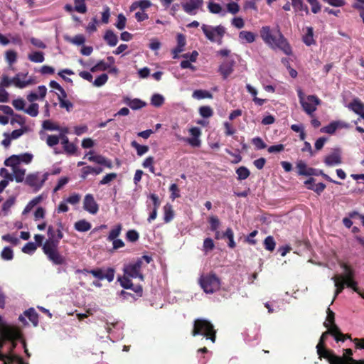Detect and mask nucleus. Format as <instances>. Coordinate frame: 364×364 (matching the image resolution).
Returning a JSON list of instances; mask_svg holds the SVG:
<instances>
[{"mask_svg":"<svg viewBox=\"0 0 364 364\" xmlns=\"http://www.w3.org/2000/svg\"><path fill=\"white\" fill-rule=\"evenodd\" d=\"M327 336L328 333H323L316 346L317 353L320 358L326 359L331 364H364V361L358 362L351 358L353 354L351 349L345 350L343 356L339 357L324 348L323 343ZM353 342L356 348L364 349V339L355 338Z\"/></svg>","mask_w":364,"mask_h":364,"instance_id":"1","label":"nucleus"},{"mask_svg":"<svg viewBox=\"0 0 364 364\" xmlns=\"http://www.w3.org/2000/svg\"><path fill=\"white\" fill-rule=\"evenodd\" d=\"M48 239L43 245L42 249L48 259L55 265H62L65 263V257L59 250L60 240L63 237L61 228L55 230L53 226H49L47 231Z\"/></svg>","mask_w":364,"mask_h":364,"instance_id":"2","label":"nucleus"},{"mask_svg":"<svg viewBox=\"0 0 364 364\" xmlns=\"http://www.w3.org/2000/svg\"><path fill=\"white\" fill-rule=\"evenodd\" d=\"M259 34L264 43L271 49H279L287 55L291 54V48L279 27L272 29L269 26H262Z\"/></svg>","mask_w":364,"mask_h":364,"instance_id":"3","label":"nucleus"},{"mask_svg":"<svg viewBox=\"0 0 364 364\" xmlns=\"http://www.w3.org/2000/svg\"><path fill=\"white\" fill-rule=\"evenodd\" d=\"M340 266L343 269V273L341 274H336L331 278L336 287L334 299L343 291L346 285L348 287V282H355L354 270L343 262H341Z\"/></svg>","mask_w":364,"mask_h":364,"instance_id":"4","label":"nucleus"},{"mask_svg":"<svg viewBox=\"0 0 364 364\" xmlns=\"http://www.w3.org/2000/svg\"><path fill=\"white\" fill-rule=\"evenodd\" d=\"M193 336L196 335H203L207 339H210L213 343L215 341V331L213 324L208 320L198 318L194 321L193 329L192 331Z\"/></svg>","mask_w":364,"mask_h":364,"instance_id":"5","label":"nucleus"},{"mask_svg":"<svg viewBox=\"0 0 364 364\" xmlns=\"http://www.w3.org/2000/svg\"><path fill=\"white\" fill-rule=\"evenodd\" d=\"M199 283L206 294H213L220 288V280L214 274L202 275L199 279Z\"/></svg>","mask_w":364,"mask_h":364,"instance_id":"6","label":"nucleus"},{"mask_svg":"<svg viewBox=\"0 0 364 364\" xmlns=\"http://www.w3.org/2000/svg\"><path fill=\"white\" fill-rule=\"evenodd\" d=\"M201 29L205 37L211 42H215L221 44L222 38L225 35V28L221 25L217 26L203 24Z\"/></svg>","mask_w":364,"mask_h":364,"instance_id":"7","label":"nucleus"},{"mask_svg":"<svg viewBox=\"0 0 364 364\" xmlns=\"http://www.w3.org/2000/svg\"><path fill=\"white\" fill-rule=\"evenodd\" d=\"M297 92L299 102L304 110L306 114L311 115L320 104V100L315 95L305 97L301 89H298Z\"/></svg>","mask_w":364,"mask_h":364,"instance_id":"8","label":"nucleus"},{"mask_svg":"<svg viewBox=\"0 0 364 364\" xmlns=\"http://www.w3.org/2000/svg\"><path fill=\"white\" fill-rule=\"evenodd\" d=\"M324 325L328 328L326 333H331L337 341L345 340V336L340 332L334 323V313L329 308L327 310V317Z\"/></svg>","mask_w":364,"mask_h":364,"instance_id":"9","label":"nucleus"},{"mask_svg":"<svg viewBox=\"0 0 364 364\" xmlns=\"http://www.w3.org/2000/svg\"><path fill=\"white\" fill-rule=\"evenodd\" d=\"M0 336L4 340L14 341L20 338L21 333L18 328L6 324L0 316Z\"/></svg>","mask_w":364,"mask_h":364,"instance_id":"10","label":"nucleus"},{"mask_svg":"<svg viewBox=\"0 0 364 364\" xmlns=\"http://www.w3.org/2000/svg\"><path fill=\"white\" fill-rule=\"evenodd\" d=\"M48 176V173H33L27 176L25 182L27 185L34 188L35 191H38L47 180Z\"/></svg>","mask_w":364,"mask_h":364,"instance_id":"11","label":"nucleus"},{"mask_svg":"<svg viewBox=\"0 0 364 364\" xmlns=\"http://www.w3.org/2000/svg\"><path fill=\"white\" fill-rule=\"evenodd\" d=\"M13 85L19 89H23L36 84L34 77L28 76V73H18L13 77Z\"/></svg>","mask_w":364,"mask_h":364,"instance_id":"12","label":"nucleus"},{"mask_svg":"<svg viewBox=\"0 0 364 364\" xmlns=\"http://www.w3.org/2000/svg\"><path fill=\"white\" fill-rule=\"evenodd\" d=\"M203 0H188L181 3V7L187 14L195 16L203 10Z\"/></svg>","mask_w":364,"mask_h":364,"instance_id":"13","label":"nucleus"},{"mask_svg":"<svg viewBox=\"0 0 364 364\" xmlns=\"http://www.w3.org/2000/svg\"><path fill=\"white\" fill-rule=\"evenodd\" d=\"M142 265V261L141 259L137 260L134 263H130L124 267V273L127 277L132 278H139L141 280L144 279V277L141 273V267Z\"/></svg>","mask_w":364,"mask_h":364,"instance_id":"14","label":"nucleus"},{"mask_svg":"<svg viewBox=\"0 0 364 364\" xmlns=\"http://www.w3.org/2000/svg\"><path fill=\"white\" fill-rule=\"evenodd\" d=\"M33 158V155L32 154L23 153L18 155H12L6 159V160L7 162L12 165L17 164L21 166V164H29L32 161Z\"/></svg>","mask_w":364,"mask_h":364,"instance_id":"15","label":"nucleus"},{"mask_svg":"<svg viewBox=\"0 0 364 364\" xmlns=\"http://www.w3.org/2000/svg\"><path fill=\"white\" fill-rule=\"evenodd\" d=\"M324 163L327 166H334L342 163L341 151L337 148L333 150L324 159Z\"/></svg>","mask_w":364,"mask_h":364,"instance_id":"16","label":"nucleus"},{"mask_svg":"<svg viewBox=\"0 0 364 364\" xmlns=\"http://www.w3.org/2000/svg\"><path fill=\"white\" fill-rule=\"evenodd\" d=\"M83 208L92 215H95L98 212L99 205L92 194L88 193L85 196Z\"/></svg>","mask_w":364,"mask_h":364,"instance_id":"17","label":"nucleus"},{"mask_svg":"<svg viewBox=\"0 0 364 364\" xmlns=\"http://www.w3.org/2000/svg\"><path fill=\"white\" fill-rule=\"evenodd\" d=\"M4 165L11 168L14 178L17 183H21L24 180L26 169L23 168L21 165L17 164H15V165H12L10 163L7 162L6 159L4 161Z\"/></svg>","mask_w":364,"mask_h":364,"instance_id":"18","label":"nucleus"},{"mask_svg":"<svg viewBox=\"0 0 364 364\" xmlns=\"http://www.w3.org/2000/svg\"><path fill=\"white\" fill-rule=\"evenodd\" d=\"M207 9L210 14L220 17H224L227 14L225 7L221 4L215 2L214 0L207 2Z\"/></svg>","mask_w":364,"mask_h":364,"instance_id":"19","label":"nucleus"},{"mask_svg":"<svg viewBox=\"0 0 364 364\" xmlns=\"http://www.w3.org/2000/svg\"><path fill=\"white\" fill-rule=\"evenodd\" d=\"M189 133L192 137L184 138L183 140L193 147H199L201 144L200 136L201 135L200 129L198 127H192L189 129Z\"/></svg>","mask_w":364,"mask_h":364,"instance_id":"20","label":"nucleus"},{"mask_svg":"<svg viewBox=\"0 0 364 364\" xmlns=\"http://www.w3.org/2000/svg\"><path fill=\"white\" fill-rule=\"evenodd\" d=\"M349 125L342 121H333L331 122L327 126L322 127L320 129V132L322 133H326L329 134H333L335 133L337 129L338 128H348Z\"/></svg>","mask_w":364,"mask_h":364,"instance_id":"21","label":"nucleus"},{"mask_svg":"<svg viewBox=\"0 0 364 364\" xmlns=\"http://www.w3.org/2000/svg\"><path fill=\"white\" fill-rule=\"evenodd\" d=\"M235 61L233 60H226L219 66L218 71L224 79L229 77L234 70Z\"/></svg>","mask_w":364,"mask_h":364,"instance_id":"22","label":"nucleus"},{"mask_svg":"<svg viewBox=\"0 0 364 364\" xmlns=\"http://www.w3.org/2000/svg\"><path fill=\"white\" fill-rule=\"evenodd\" d=\"M47 93V88L44 85H40L38 87L37 92H31L27 96V100L30 102H33L38 100H43Z\"/></svg>","mask_w":364,"mask_h":364,"instance_id":"23","label":"nucleus"},{"mask_svg":"<svg viewBox=\"0 0 364 364\" xmlns=\"http://www.w3.org/2000/svg\"><path fill=\"white\" fill-rule=\"evenodd\" d=\"M64 152L68 155H73L77 151V146L69 141L67 136H63L62 140H60Z\"/></svg>","mask_w":364,"mask_h":364,"instance_id":"24","label":"nucleus"},{"mask_svg":"<svg viewBox=\"0 0 364 364\" xmlns=\"http://www.w3.org/2000/svg\"><path fill=\"white\" fill-rule=\"evenodd\" d=\"M124 102L134 110L141 109L146 105V103L140 99H131L128 97H124Z\"/></svg>","mask_w":364,"mask_h":364,"instance_id":"25","label":"nucleus"},{"mask_svg":"<svg viewBox=\"0 0 364 364\" xmlns=\"http://www.w3.org/2000/svg\"><path fill=\"white\" fill-rule=\"evenodd\" d=\"M185 46H186L185 36L181 33H178L177 35V46L172 50V53L173 55V58L174 59L178 58V54L183 51Z\"/></svg>","mask_w":364,"mask_h":364,"instance_id":"26","label":"nucleus"},{"mask_svg":"<svg viewBox=\"0 0 364 364\" xmlns=\"http://www.w3.org/2000/svg\"><path fill=\"white\" fill-rule=\"evenodd\" d=\"M238 38L242 44L252 43L255 41L257 35L252 31H242L239 33Z\"/></svg>","mask_w":364,"mask_h":364,"instance_id":"27","label":"nucleus"},{"mask_svg":"<svg viewBox=\"0 0 364 364\" xmlns=\"http://www.w3.org/2000/svg\"><path fill=\"white\" fill-rule=\"evenodd\" d=\"M348 107L364 119V104L359 100H354L348 105Z\"/></svg>","mask_w":364,"mask_h":364,"instance_id":"28","label":"nucleus"},{"mask_svg":"<svg viewBox=\"0 0 364 364\" xmlns=\"http://www.w3.org/2000/svg\"><path fill=\"white\" fill-rule=\"evenodd\" d=\"M314 179L311 178L306 180L304 183L307 186L308 189L315 191L316 193L320 194L326 188V185L323 183L314 184Z\"/></svg>","mask_w":364,"mask_h":364,"instance_id":"29","label":"nucleus"},{"mask_svg":"<svg viewBox=\"0 0 364 364\" xmlns=\"http://www.w3.org/2000/svg\"><path fill=\"white\" fill-rule=\"evenodd\" d=\"M41 139L46 141V144L50 147H54L58 145L60 141V137L59 135L55 134H48L43 135L41 133Z\"/></svg>","mask_w":364,"mask_h":364,"instance_id":"30","label":"nucleus"},{"mask_svg":"<svg viewBox=\"0 0 364 364\" xmlns=\"http://www.w3.org/2000/svg\"><path fill=\"white\" fill-rule=\"evenodd\" d=\"M151 6V3L149 0H141L134 1L132 4L129 7L130 11H134L137 9H139L141 11H145L146 9L149 8Z\"/></svg>","mask_w":364,"mask_h":364,"instance_id":"31","label":"nucleus"},{"mask_svg":"<svg viewBox=\"0 0 364 364\" xmlns=\"http://www.w3.org/2000/svg\"><path fill=\"white\" fill-rule=\"evenodd\" d=\"M89 161L100 165H104L109 168L112 167V163L111 161L100 154L95 155V156H89Z\"/></svg>","mask_w":364,"mask_h":364,"instance_id":"32","label":"nucleus"},{"mask_svg":"<svg viewBox=\"0 0 364 364\" xmlns=\"http://www.w3.org/2000/svg\"><path fill=\"white\" fill-rule=\"evenodd\" d=\"M102 172V168H95L90 166H87L81 169V178L85 179L88 175L95 174L98 175Z\"/></svg>","mask_w":364,"mask_h":364,"instance_id":"33","label":"nucleus"},{"mask_svg":"<svg viewBox=\"0 0 364 364\" xmlns=\"http://www.w3.org/2000/svg\"><path fill=\"white\" fill-rule=\"evenodd\" d=\"M296 168L298 169L299 175L311 176L314 173V170L311 168H308L306 164L302 161L297 163Z\"/></svg>","mask_w":364,"mask_h":364,"instance_id":"34","label":"nucleus"},{"mask_svg":"<svg viewBox=\"0 0 364 364\" xmlns=\"http://www.w3.org/2000/svg\"><path fill=\"white\" fill-rule=\"evenodd\" d=\"M104 40L109 46H115L117 44L118 38L116 34L111 30H108L105 32L104 36Z\"/></svg>","mask_w":364,"mask_h":364,"instance_id":"35","label":"nucleus"},{"mask_svg":"<svg viewBox=\"0 0 364 364\" xmlns=\"http://www.w3.org/2000/svg\"><path fill=\"white\" fill-rule=\"evenodd\" d=\"M303 41L308 46L315 43V41L314 39V30L311 27L306 28V32L303 36Z\"/></svg>","mask_w":364,"mask_h":364,"instance_id":"36","label":"nucleus"},{"mask_svg":"<svg viewBox=\"0 0 364 364\" xmlns=\"http://www.w3.org/2000/svg\"><path fill=\"white\" fill-rule=\"evenodd\" d=\"M192 97L196 100H202L205 98L212 99L213 95L208 90H196L193 91Z\"/></svg>","mask_w":364,"mask_h":364,"instance_id":"37","label":"nucleus"},{"mask_svg":"<svg viewBox=\"0 0 364 364\" xmlns=\"http://www.w3.org/2000/svg\"><path fill=\"white\" fill-rule=\"evenodd\" d=\"M43 198L42 196H38L33 198L26 206L23 211V215H26L38 203L43 200Z\"/></svg>","mask_w":364,"mask_h":364,"instance_id":"38","label":"nucleus"},{"mask_svg":"<svg viewBox=\"0 0 364 364\" xmlns=\"http://www.w3.org/2000/svg\"><path fill=\"white\" fill-rule=\"evenodd\" d=\"M174 213L172 205L171 204H166L164 206V220L165 223H169L173 218Z\"/></svg>","mask_w":364,"mask_h":364,"instance_id":"39","label":"nucleus"},{"mask_svg":"<svg viewBox=\"0 0 364 364\" xmlns=\"http://www.w3.org/2000/svg\"><path fill=\"white\" fill-rule=\"evenodd\" d=\"M65 41L75 46H82L85 42V37L82 34H77L74 37H65Z\"/></svg>","mask_w":364,"mask_h":364,"instance_id":"40","label":"nucleus"},{"mask_svg":"<svg viewBox=\"0 0 364 364\" xmlns=\"http://www.w3.org/2000/svg\"><path fill=\"white\" fill-rule=\"evenodd\" d=\"M28 58L30 61L36 63H43L45 60L44 53L41 51H35L29 53Z\"/></svg>","mask_w":364,"mask_h":364,"instance_id":"41","label":"nucleus"},{"mask_svg":"<svg viewBox=\"0 0 364 364\" xmlns=\"http://www.w3.org/2000/svg\"><path fill=\"white\" fill-rule=\"evenodd\" d=\"M75 228L80 232H86L90 230L91 224L85 220H81L75 223Z\"/></svg>","mask_w":364,"mask_h":364,"instance_id":"42","label":"nucleus"},{"mask_svg":"<svg viewBox=\"0 0 364 364\" xmlns=\"http://www.w3.org/2000/svg\"><path fill=\"white\" fill-rule=\"evenodd\" d=\"M110 68V65L104 60H100L97 63H96L94 66L90 68V71L92 73H96L99 71H105Z\"/></svg>","mask_w":364,"mask_h":364,"instance_id":"43","label":"nucleus"},{"mask_svg":"<svg viewBox=\"0 0 364 364\" xmlns=\"http://www.w3.org/2000/svg\"><path fill=\"white\" fill-rule=\"evenodd\" d=\"M75 11L80 14H85L87 12V6L85 0H74Z\"/></svg>","mask_w":364,"mask_h":364,"instance_id":"44","label":"nucleus"},{"mask_svg":"<svg viewBox=\"0 0 364 364\" xmlns=\"http://www.w3.org/2000/svg\"><path fill=\"white\" fill-rule=\"evenodd\" d=\"M164 100L162 95L154 94L151 98V104L156 107H159L164 103Z\"/></svg>","mask_w":364,"mask_h":364,"instance_id":"45","label":"nucleus"},{"mask_svg":"<svg viewBox=\"0 0 364 364\" xmlns=\"http://www.w3.org/2000/svg\"><path fill=\"white\" fill-rule=\"evenodd\" d=\"M25 315L28 318L31 322L36 326L38 323V314L33 309H29L25 311Z\"/></svg>","mask_w":364,"mask_h":364,"instance_id":"46","label":"nucleus"},{"mask_svg":"<svg viewBox=\"0 0 364 364\" xmlns=\"http://www.w3.org/2000/svg\"><path fill=\"white\" fill-rule=\"evenodd\" d=\"M131 145L136 149L137 154L140 156L145 154L149 151V146L140 145L136 141H133L131 143Z\"/></svg>","mask_w":364,"mask_h":364,"instance_id":"47","label":"nucleus"},{"mask_svg":"<svg viewBox=\"0 0 364 364\" xmlns=\"http://www.w3.org/2000/svg\"><path fill=\"white\" fill-rule=\"evenodd\" d=\"M238 180H245L247 178L250 174V171L245 166H240L236 170Z\"/></svg>","mask_w":364,"mask_h":364,"instance_id":"48","label":"nucleus"},{"mask_svg":"<svg viewBox=\"0 0 364 364\" xmlns=\"http://www.w3.org/2000/svg\"><path fill=\"white\" fill-rule=\"evenodd\" d=\"M122 228V227L121 224H117V225H115L109 232V234L107 237V240L109 241V240L117 238V237L121 233Z\"/></svg>","mask_w":364,"mask_h":364,"instance_id":"49","label":"nucleus"},{"mask_svg":"<svg viewBox=\"0 0 364 364\" xmlns=\"http://www.w3.org/2000/svg\"><path fill=\"white\" fill-rule=\"evenodd\" d=\"M5 58L9 65H11L17 60V53L13 50H9L5 53Z\"/></svg>","mask_w":364,"mask_h":364,"instance_id":"50","label":"nucleus"},{"mask_svg":"<svg viewBox=\"0 0 364 364\" xmlns=\"http://www.w3.org/2000/svg\"><path fill=\"white\" fill-rule=\"evenodd\" d=\"M108 80V75L105 73H103L99 75L94 81H92V85L95 87H100L103 86Z\"/></svg>","mask_w":364,"mask_h":364,"instance_id":"51","label":"nucleus"},{"mask_svg":"<svg viewBox=\"0 0 364 364\" xmlns=\"http://www.w3.org/2000/svg\"><path fill=\"white\" fill-rule=\"evenodd\" d=\"M1 257L4 260H11L14 258L13 250L9 247H5L1 252Z\"/></svg>","mask_w":364,"mask_h":364,"instance_id":"52","label":"nucleus"},{"mask_svg":"<svg viewBox=\"0 0 364 364\" xmlns=\"http://www.w3.org/2000/svg\"><path fill=\"white\" fill-rule=\"evenodd\" d=\"M264 245L267 250L272 252L276 246V242L272 236H267L264 241Z\"/></svg>","mask_w":364,"mask_h":364,"instance_id":"53","label":"nucleus"},{"mask_svg":"<svg viewBox=\"0 0 364 364\" xmlns=\"http://www.w3.org/2000/svg\"><path fill=\"white\" fill-rule=\"evenodd\" d=\"M225 9L227 13H230L232 14H236L240 11V6L235 1H230L226 4Z\"/></svg>","mask_w":364,"mask_h":364,"instance_id":"54","label":"nucleus"},{"mask_svg":"<svg viewBox=\"0 0 364 364\" xmlns=\"http://www.w3.org/2000/svg\"><path fill=\"white\" fill-rule=\"evenodd\" d=\"M42 127L44 129L48 131L60 130V127L57 124L53 122L50 120H45L42 124Z\"/></svg>","mask_w":364,"mask_h":364,"instance_id":"55","label":"nucleus"},{"mask_svg":"<svg viewBox=\"0 0 364 364\" xmlns=\"http://www.w3.org/2000/svg\"><path fill=\"white\" fill-rule=\"evenodd\" d=\"M0 176L3 178L2 180L6 181L9 183L14 180L13 174L6 168H1L0 169Z\"/></svg>","mask_w":364,"mask_h":364,"instance_id":"56","label":"nucleus"},{"mask_svg":"<svg viewBox=\"0 0 364 364\" xmlns=\"http://www.w3.org/2000/svg\"><path fill=\"white\" fill-rule=\"evenodd\" d=\"M154 159L152 156L147 157L143 162V167L145 168H149V171L152 173H154L155 168L154 166Z\"/></svg>","mask_w":364,"mask_h":364,"instance_id":"57","label":"nucleus"},{"mask_svg":"<svg viewBox=\"0 0 364 364\" xmlns=\"http://www.w3.org/2000/svg\"><path fill=\"white\" fill-rule=\"evenodd\" d=\"M38 105L32 103L28 108L24 109V112L31 117H36L38 114Z\"/></svg>","mask_w":364,"mask_h":364,"instance_id":"58","label":"nucleus"},{"mask_svg":"<svg viewBox=\"0 0 364 364\" xmlns=\"http://www.w3.org/2000/svg\"><path fill=\"white\" fill-rule=\"evenodd\" d=\"M58 98L60 107L66 109L68 112H69L73 108V103L69 100H65V98H63L62 95H58Z\"/></svg>","mask_w":364,"mask_h":364,"instance_id":"59","label":"nucleus"},{"mask_svg":"<svg viewBox=\"0 0 364 364\" xmlns=\"http://www.w3.org/2000/svg\"><path fill=\"white\" fill-rule=\"evenodd\" d=\"M291 4L296 11L305 10L308 13V9L304 5L302 0H291Z\"/></svg>","mask_w":364,"mask_h":364,"instance_id":"60","label":"nucleus"},{"mask_svg":"<svg viewBox=\"0 0 364 364\" xmlns=\"http://www.w3.org/2000/svg\"><path fill=\"white\" fill-rule=\"evenodd\" d=\"M37 249V245L34 242H28L22 248V251L28 255L33 254Z\"/></svg>","mask_w":364,"mask_h":364,"instance_id":"61","label":"nucleus"},{"mask_svg":"<svg viewBox=\"0 0 364 364\" xmlns=\"http://www.w3.org/2000/svg\"><path fill=\"white\" fill-rule=\"evenodd\" d=\"M127 18L122 14H119L117 16V20L115 23V26L119 30H123L126 26Z\"/></svg>","mask_w":364,"mask_h":364,"instance_id":"62","label":"nucleus"},{"mask_svg":"<svg viewBox=\"0 0 364 364\" xmlns=\"http://www.w3.org/2000/svg\"><path fill=\"white\" fill-rule=\"evenodd\" d=\"M129 277L124 274L122 277L118 279L121 286L124 289H131L133 286V284Z\"/></svg>","mask_w":364,"mask_h":364,"instance_id":"63","label":"nucleus"},{"mask_svg":"<svg viewBox=\"0 0 364 364\" xmlns=\"http://www.w3.org/2000/svg\"><path fill=\"white\" fill-rule=\"evenodd\" d=\"M99 23L98 20L96 17L92 18L91 21L86 26V31L91 33L97 31V25Z\"/></svg>","mask_w":364,"mask_h":364,"instance_id":"64","label":"nucleus"}]
</instances>
